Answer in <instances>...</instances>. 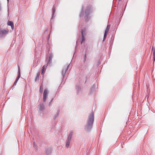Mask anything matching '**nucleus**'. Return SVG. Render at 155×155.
Returning <instances> with one entry per match:
<instances>
[{
	"mask_svg": "<svg viewBox=\"0 0 155 155\" xmlns=\"http://www.w3.org/2000/svg\"><path fill=\"white\" fill-rule=\"evenodd\" d=\"M8 25L9 26H11L12 29H13L14 26L13 23L12 22L10 21H8Z\"/></svg>",
	"mask_w": 155,
	"mask_h": 155,
	"instance_id": "obj_6",
	"label": "nucleus"
},
{
	"mask_svg": "<svg viewBox=\"0 0 155 155\" xmlns=\"http://www.w3.org/2000/svg\"><path fill=\"white\" fill-rule=\"evenodd\" d=\"M40 75V74L38 73L36 76V78L35 79V81H37V80H38L39 79V77Z\"/></svg>",
	"mask_w": 155,
	"mask_h": 155,
	"instance_id": "obj_14",
	"label": "nucleus"
},
{
	"mask_svg": "<svg viewBox=\"0 0 155 155\" xmlns=\"http://www.w3.org/2000/svg\"><path fill=\"white\" fill-rule=\"evenodd\" d=\"M152 51L153 54V61H155V48L154 49L153 47L152 48Z\"/></svg>",
	"mask_w": 155,
	"mask_h": 155,
	"instance_id": "obj_8",
	"label": "nucleus"
},
{
	"mask_svg": "<svg viewBox=\"0 0 155 155\" xmlns=\"http://www.w3.org/2000/svg\"><path fill=\"white\" fill-rule=\"evenodd\" d=\"M42 86H40V87H41H41Z\"/></svg>",
	"mask_w": 155,
	"mask_h": 155,
	"instance_id": "obj_24",
	"label": "nucleus"
},
{
	"mask_svg": "<svg viewBox=\"0 0 155 155\" xmlns=\"http://www.w3.org/2000/svg\"><path fill=\"white\" fill-rule=\"evenodd\" d=\"M107 33H106V32H105V33L104 34V38H103V41H104L106 38V36L107 35Z\"/></svg>",
	"mask_w": 155,
	"mask_h": 155,
	"instance_id": "obj_13",
	"label": "nucleus"
},
{
	"mask_svg": "<svg viewBox=\"0 0 155 155\" xmlns=\"http://www.w3.org/2000/svg\"><path fill=\"white\" fill-rule=\"evenodd\" d=\"M20 77V68H18V76L16 79V81H18L19 78Z\"/></svg>",
	"mask_w": 155,
	"mask_h": 155,
	"instance_id": "obj_9",
	"label": "nucleus"
},
{
	"mask_svg": "<svg viewBox=\"0 0 155 155\" xmlns=\"http://www.w3.org/2000/svg\"><path fill=\"white\" fill-rule=\"evenodd\" d=\"M86 58V54H85V55H84V58H85V59Z\"/></svg>",
	"mask_w": 155,
	"mask_h": 155,
	"instance_id": "obj_20",
	"label": "nucleus"
},
{
	"mask_svg": "<svg viewBox=\"0 0 155 155\" xmlns=\"http://www.w3.org/2000/svg\"><path fill=\"white\" fill-rule=\"evenodd\" d=\"M70 141H71L67 140L66 144V146L67 148H68L69 147Z\"/></svg>",
	"mask_w": 155,
	"mask_h": 155,
	"instance_id": "obj_10",
	"label": "nucleus"
},
{
	"mask_svg": "<svg viewBox=\"0 0 155 155\" xmlns=\"http://www.w3.org/2000/svg\"><path fill=\"white\" fill-rule=\"evenodd\" d=\"M55 11V8H53V14H54V12Z\"/></svg>",
	"mask_w": 155,
	"mask_h": 155,
	"instance_id": "obj_18",
	"label": "nucleus"
},
{
	"mask_svg": "<svg viewBox=\"0 0 155 155\" xmlns=\"http://www.w3.org/2000/svg\"><path fill=\"white\" fill-rule=\"evenodd\" d=\"M72 137L71 136V135H69L68 136L67 140L71 141V140Z\"/></svg>",
	"mask_w": 155,
	"mask_h": 155,
	"instance_id": "obj_15",
	"label": "nucleus"
},
{
	"mask_svg": "<svg viewBox=\"0 0 155 155\" xmlns=\"http://www.w3.org/2000/svg\"><path fill=\"white\" fill-rule=\"evenodd\" d=\"M9 0H7V1H8Z\"/></svg>",
	"mask_w": 155,
	"mask_h": 155,
	"instance_id": "obj_26",
	"label": "nucleus"
},
{
	"mask_svg": "<svg viewBox=\"0 0 155 155\" xmlns=\"http://www.w3.org/2000/svg\"><path fill=\"white\" fill-rule=\"evenodd\" d=\"M16 81V80L15 82L14 83V84H13V86H15L16 85V83H17V81Z\"/></svg>",
	"mask_w": 155,
	"mask_h": 155,
	"instance_id": "obj_16",
	"label": "nucleus"
},
{
	"mask_svg": "<svg viewBox=\"0 0 155 155\" xmlns=\"http://www.w3.org/2000/svg\"><path fill=\"white\" fill-rule=\"evenodd\" d=\"M38 107L40 110H42L44 109V106L43 104H41L38 106Z\"/></svg>",
	"mask_w": 155,
	"mask_h": 155,
	"instance_id": "obj_7",
	"label": "nucleus"
},
{
	"mask_svg": "<svg viewBox=\"0 0 155 155\" xmlns=\"http://www.w3.org/2000/svg\"><path fill=\"white\" fill-rule=\"evenodd\" d=\"M45 66L44 65L43 67H42V68L41 70V74H43V72H44L45 71Z\"/></svg>",
	"mask_w": 155,
	"mask_h": 155,
	"instance_id": "obj_12",
	"label": "nucleus"
},
{
	"mask_svg": "<svg viewBox=\"0 0 155 155\" xmlns=\"http://www.w3.org/2000/svg\"><path fill=\"white\" fill-rule=\"evenodd\" d=\"M53 57V54H51L50 55L48 59H47L46 60V61H47V64H48L50 62V61H51L52 58Z\"/></svg>",
	"mask_w": 155,
	"mask_h": 155,
	"instance_id": "obj_5",
	"label": "nucleus"
},
{
	"mask_svg": "<svg viewBox=\"0 0 155 155\" xmlns=\"http://www.w3.org/2000/svg\"><path fill=\"white\" fill-rule=\"evenodd\" d=\"M68 66L69 65H66L63 69L62 71V74L63 77H64V75L68 70Z\"/></svg>",
	"mask_w": 155,
	"mask_h": 155,
	"instance_id": "obj_4",
	"label": "nucleus"
},
{
	"mask_svg": "<svg viewBox=\"0 0 155 155\" xmlns=\"http://www.w3.org/2000/svg\"><path fill=\"white\" fill-rule=\"evenodd\" d=\"M110 28V25H107V28L106 29L105 32H106V33H107L109 31V29Z\"/></svg>",
	"mask_w": 155,
	"mask_h": 155,
	"instance_id": "obj_11",
	"label": "nucleus"
},
{
	"mask_svg": "<svg viewBox=\"0 0 155 155\" xmlns=\"http://www.w3.org/2000/svg\"><path fill=\"white\" fill-rule=\"evenodd\" d=\"M48 91L47 89L45 90L43 94V101L44 102H45L46 100V98L48 96Z\"/></svg>",
	"mask_w": 155,
	"mask_h": 155,
	"instance_id": "obj_3",
	"label": "nucleus"
},
{
	"mask_svg": "<svg viewBox=\"0 0 155 155\" xmlns=\"http://www.w3.org/2000/svg\"><path fill=\"white\" fill-rule=\"evenodd\" d=\"M82 35L83 36V32L82 31Z\"/></svg>",
	"mask_w": 155,
	"mask_h": 155,
	"instance_id": "obj_22",
	"label": "nucleus"
},
{
	"mask_svg": "<svg viewBox=\"0 0 155 155\" xmlns=\"http://www.w3.org/2000/svg\"><path fill=\"white\" fill-rule=\"evenodd\" d=\"M33 146H34V147H35V142H34L33 143Z\"/></svg>",
	"mask_w": 155,
	"mask_h": 155,
	"instance_id": "obj_19",
	"label": "nucleus"
},
{
	"mask_svg": "<svg viewBox=\"0 0 155 155\" xmlns=\"http://www.w3.org/2000/svg\"><path fill=\"white\" fill-rule=\"evenodd\" d=\"M86 11H87V10H86L85 11V12H86Z\"/></svg>",
	"mask_w": 155,
	"mask_h": 155,
	"instance_id": "obj_23",
	"label": "nucleus"
},
{
	"mask_svg": "<svg viewBox=\"0 0 155 155\" xmlns=\"http://www.w3.org/2000/svg\"><path fill=\"white\" fill-rule=\"evenodd\" d=\"M84 41V38H83V39H82V41Z\"/></svg>",
	"mask_w": 155,
	"mask_h": 155,
	"instance_id": "obj_21",
	"label": "nucleus"
},
{
	"mask_svg": "<svg viewBox=\"0 0 155 155\" xmlns=\"http://www.w3.org/2000/svg\"><path fill=\"white\" fill-rule=\"evenodd\" d=\"M94 120V114L93 113H91L89 117L88 120L87 122V129H89L92 127Z\"/></svg>",
	"mask_w": 155,
	"mask_h": 155,
	"instance_id": "obj_1",
	"label": "nucleus"
},
{
	"mask_svg": "<svg viewBox=\"0 0 155 155\" xmlns=\"http://www.w3.org/2000/svg\"><path fill=\"white\" fill-rule=\"evenodd\" d=\"M8 32V29H3L0 30V37L7 34Z\"/></svg>",
	"mask_w": 155,
	"mask_h": 155,
	"instance_id": "obj_2",
	"label": "nucleus"
},
{
	"mask_svg": "<svg viewBox=\"0 0 155 155\" xmlns=\"http://www.w3.org/2000/svg\"><path fill=\"white\" fill-rule=\"evenodd\" d=\"M72 134H73V132H70V133H69V135H71V136L72 137Z\"/></svg>",
	"mask_w": 155,
	"mask_h": 155,
	"instance_id": "obj_17",
	"label": "nucleus"
},
{
	"mask_svg": "<svg viewBox=\"0 0 155 155\" xmlns=\"http://www.w3.org/2000/svg\"><path fill=\"white\" fill-rule=\"evenodd\" d=\"M119 1H120L121 0H119Z\"/></svg>",
	"mask_w": 155,
	"mask_h": 155,
	"instance_id": "obj_25",
	"label": "nucleus"
}]
</instances>
